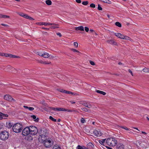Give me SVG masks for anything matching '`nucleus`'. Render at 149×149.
I'll use <instances>...</instances> for the list:
<instances>
[{
  "label": "nucleus",
  "mask_w": 149,
  "mask_h": 149,
  "mask_svg": "<svg viewBox=\"0 0 149 149\" xmlns=\"http://www.w3.org/2000/svg\"><path fill=\"white\" fill-rule=\"evenodd\" d=\"M136 145L139 147L143 149H146L148 148V143L147 141L142 140L141 141H139L136 142Z\"/></svg>",
  "instance_id": "2"
},
{
  "label": "nucleus",
  "mask_w": 149,
  "mask_h": 149,
  "mask_svg": "<svg viewBox=\"0 0 149 149\" xmlns=\"http://www.w3.org/2000/svg\"><path fill=\"white\" fill-rule=\"evenodd\" d=\"M31 117L33 119H34V121L36 122H38V121L39 119L37 118L36 119V116L35 115L31 116Z\"/></svg>",
  "instance_id": "27"
},
{
  "label": "nucleus",
  "mask_w": 149,
  "mask_h": 149,
  "mask_svg": "<svg viewBox=\"0 0 149 149\" xmlns=\"http://www.w3.org/2000/svg\"><path fill=\"white\" fill-rule=\"evenodd\" d=\"M134 129H136V130H138L139 131V130L138 129V128H137L134 127Z\"/></svg>",
  "instance_id": "64"
},
{
  "label": "nucleus",
  "mask_w": 149,
  "mask_h": 149,
  "mask_svg": "<svg viewBox=\"0 0 149 149\" xmlns=\"http://www.w3.org/2000/svg\"><path fill=\"white\" fill-rule=\"evenodd\" d=\"M42 29H45V30H49V29H48V28H46L44 27H42Z\"/></svg>",
  "instance_id": "57"
},
{
  "label": "nucleus",
  "mask_w": 149,
  "mask_h": 149,
  "mask_svg": "<svg viewBox=\"0 0 149 149\" xmlns=\"http://www.w3.org/2000/svg\"><path fill=\"white\" fill-rule=\"evenodd\" d=\"M89 62L90 63V64L92 65H95V63L94 62H93V61H90Z\"/></svg>",
  "instance_id": "46"
},
{
  "label": "nucleus",
  "mask_w": 149,
  "mask_h": 149,
  "mask_svg": "<svg viewBox=\"0 0 149 149\" xmlns=\"http://www.w3.org/2000/svg\"><path fill=\"white\" fill-rule=\"evenodd\" d=\"M120 127L125 129L127 130H129V129L125 126H120L119 127Z\"/></svg>",
  "instance_id": "37"
},
{
  "label": "nucleus",
  "mask_w": 149,
  "mask_h": 149,
  "mask_svg": "<svg viewBox=\"0 0 149 149\" xmlns=\"http://www.w3.org/2000/svg\"><path fill=\"white\" fill-rule=\"evenodd\" d=\"M141 133L142 134H143L145 135H146L147 134L146 132H143V131H142Z\"/></svg>",
  "instance_id": "59"
},
{
  "label": "nucleus",
  "mask_w": 149,
  "mask_h": 149,
  "mask_svg": "<svg viewBox=\"0 0 149 149\" xmlns=\"http://www.w3.org/2000/svg\"><path fill=\"white\" fill-rule=\"evenodd\" d=\"M52 143L50 139H46L44 141V145L46 148L51 147L52 146Z\"/></svg>",
  "instance_id": "9"
},
{
  "label": "nucleus",
  "mask_w": 149,
  "mask_h": 149,
  "mask_svg": "<svg viewBox=\"0 0 149 149\" xmlns=\"http://www.w3.org/2000/svg\"><path fill=\"white\" fill-rule=\"evenodd\" d=\"M50 109L51 110L54 111H68L69 112H72V110L67 109L61 108L51 107Z\"/></svg>",
  "instance_id": "8"
},
{
  "label": "nucleus",
  "mask_w": 149,
  "mask_h": 149,
  "mask_svg": "<svg viewBox=\"0 0 149 149\" xmlns=\"http://www.w3.org/2000/svg\"><path fill=\"white\" fill-rule=\"evenodd\" d=\"M56 35L57 36H59L60 37H61L62 36L61 34V33L59 32H58L56 33Z\"/></svg>",
  "instance_id": "51"
},
{
  "label": "nucleus",
  "mask_w": 149,
  "mask_h": 149,
  "mask_svg": "<svg viewBox=\"0 0 149 149\" xmlns=\"http://www.w3.org/2000/svg\"><path fill=\"white\" fill-rule=\"evenodd\" d=\"M9 136V133L6 131L2 132L0 133V139L2 140H6Z\"/></svg>",
  "instance_id": "4"
},
{
  "label": "nucleus",
  "mask_w": 149,
  "mask_h": 149,
  "mask_svg": "<svg viewBox=\"0 0 149 149\" xmlns=\"http://www.w3.org/2000/svg\"><path fill=\"white\" fill-rule=\"evenodd\" d=\"M96 91L97 93L102 94L103 95H105L106 94L105 92L100 90H97Z\"/></svg>",
  "instance_id": "28"
},
{
  "label": "nucleus",
  "mask_w": 149,
  "mask_h": 149,
  "mask_svg": "<svg viewBox=\"0 0 149 149\" xmlns=\"http://www.w3.org/2000/svg\"><path fill=\"white\" fill-rule=\"evenodd\" d=\"M65 93H66L68 94H71L72 95H74V93H72L71 92L68 91L66 90H65Z\"/></svg>",
  "instance_id": "32"
},
{
  "label": "nucleus",
  "mask_w": 149,
  "mask_h": 149,
  "mask_svg": "<svg viewBox=\"0 0 149 149\" xmlns=\"http://www.w3.org/2000/svg\"><path fill=\"white\" fill-rule=\"evenodd\" d=\"M76 149H88V148L84 146H81L80 145H78L76 147Z\"/></svg>",
  "instance_id": "21"
},
{
  "label": "nucleus",
  "mask_w": 149,
  "mask_h": 149,
  "mask_svg": "<svg viewBox=\"0 0 149 149\" xmlns=\"http://www.w3.org/2000/svg\"><path fill=\"white\" fill-rule=\"evenodd\" d=\"M24 14L23 13H20L19 14V15L21 16H22V17H23V16L24 15Z\"/></svg>",
  "instance_id": "54"
},
{
  "label": "nucleus",
  "mask_w": 149,
  "mask_h": 149,
  "mask_svg": "<svg viewBox=\"0 0 149 149\" xmlns=\"http://www.w3.org/2000/svg\"><path fill=\"white\" fill-rule=\"evenodd\" d=\"M106 139H102V140H99L98 141L100 144L103 146H104V143L106 141Z\"/></svg>",
  "instance_id": "24"
},
{
  "label": "nucleus",
  "mask_w": 149,
  "mask_h": 149,
  "mask_svg": "<svg viewBox=\"0 0 149 149\" xmlns=\"http://www.w3.org/2000/svg\"><path fill=\"white\" fill-rule=\"evenodd\" d=\"M44 61H41L40 63H42V64H44Z\"/></svg>",
  "instance_id": "62"
},
{
  "label": "nucleus",
  "mask_w": 149,
  "mask_h": 149,
  "mask_svg": "<svg viewBox=\"0 0 149 149\" xmlns=\"http://www.w3.org/2000/svg\"><path fill=\"white\" fill-rule=\"evenodd\" d=\"M90 6L91 8H95V5L93 3H92L90 5Z\"/></svg>",
  "instance_id": "40"
},
{
  "label": "nucleus",
  "mask_w": 149,
  "mask_h": 149,
  "mask_svg": "<svg viewBox=\"0 0 149 149\" xmlns=\"http://www.w3.org/2000/svg\"><path fill=\"white\" fill-rule=\"evenodd\" d=\"M37 24L39 25H44L45 26H47L48 25H53V24L50 23H46V22H39L37 23Z\"/></svg>",
  "instance_id": "18"
},
{
  "label": "nucleus",
  "mask_w": 149,
  "mask_h": 149,
  "mask_svg": "<svg viewBox=\"0 0 149 149\" xmlns=\"http://www.w3.org/2000/svg\"><path fill=\"white\" fill-rule=\"evenodd\" d=\"M46 3L49 6L52 4V2L50 0H47L45 1Z\"/></svg>",
  "instance_id": "29"
},
{
  "label": "nucleus",
  "mask_w": 149,
  "mask_h": 149,
  "mask_svg": "<svg viewBox=\"0 0 149 149\" xmlns=\"http://www.w3.org/2000/svg\"><path fill=\"white\" fill-rule=\"evenodd\" d=\"M8 57H9L11 58H19V57L18 56L14 55H12L11 54H8Z\"/></svg>",
  "instance_id": "26"
},
{
  "label": "nucleus",
  "mask_w": 149,
  "mask_h": 149,
  "mask_svg": "<svg viewBox=\"0 0 149 149\" xmlns=\"http://www.w3.org/2000/svg\"><path fill=\"white\" fill-rule=\"evenodd\" d=\"M34 108L33 107H29L28 109L31 111H32L34 109Z\"/></svg>",
  "instance_id": "49"
},
{
  "label": "nucleus",
  "mask_w": 149,
  "mask_h": 149,
  "mask_svg": "<svg viewBox=\"0 0 149 149\" xmlns=\"http://www.w3.org/2000/svg\"><path fill=\"white\" fill-rule=\"evenodd\" d=\"M115 24L116 26H117L119 27H120L122 26V25H121V23L118 22H116L115 23Z\"/></svg>",
  "instance_id": "30"
},
{
  "label": "nucleus",
  "mask_w": 149,
  "mask_h": 149,
  "mask_svg": "<svg viewBox=\"0 0 149 149\" xmlns=\"http://www.w3.org/2000/svg\"><path fill=\"white\" fill-rule=\"evenodd\" d=\"M74 45L75 47L77 48L78 47V43L77 42H75L74 43Z\"/></svg>",
  "instance_id": "44"
},
{
  "label": "nucleus",
  "mask_w": 149,
  "mask_h": 149,
  "mask_svg": "<svg viewBox=\"0 0 149 149\" xmlns=\"http://www.w3.org/2000/svg\"><path fill=\"white\" fill-rule=\"evenodd\" d=\"M106 147L108 149H113L112 148H110L109 147Z\"/></svg>",
  "instance_id": "61"
},
{
  "label": "nucleus",
  "mask_w": 149,
  "mask_h": 149,
  "mask_svg": "<svg viewBox=\"0 0 149 149\" xmlns=\"http://www.w3.org/2000/svg\"><path fill=\"white\" fill-rule=\"evenodd\" d=\"M117 143V141L114 138H108L106 140L107 144L110 146H115Z\"/></svg>",
  "instance_id": "3"
},
{
  "label": "nucleus",
  "mask_w": 149,
  "mask_h": 149,
  "mask_svg": "<svg viewBox=\"0 0 149 149\" xmlns=\"http://www.w3.org/2000/svg\"><path fill=\"white\" fill-rule=\"evenodd\" d=\"M86 148L88 149H94V146L91 142L89 143L86 145Z\"/></svg>",
  "instance_id": "14"
},
{
  "label": "nucleus",
  "mask_w": 149,
  "mask_h": 149,
  "mask_svg": "<svg viewBox=\"0 0 149 149\" xmlns=\"http://www.w3.org/2000/svg\"><path fill=\"white\" fill-rule=\"evenodd\" d=\"M4 99L6 100L12 102H14L16 101L15 100L9 95H5L4 96Z\"/></svg>",
  "instance_id": "10"
},
{
  "label": "nucleus",
  "mask_w": 149,
  "mask_h": 149,
  "mask_svg": "<svg viewBox=\"0 0 149 149\" xmlns=\"http://www.w3.org/2000/svg\"><path fill=\"white\" fill-rule=\"evenodd\" d=\"M42 56L45 58H48L49 56V55L48 53L45 52L43 53Z\"/></svg>",
  "instance_id": "23"
},
{
  "label": "nucleus",
  "mask_w": 149,
  "mask_h": 149,
  "mask_svg": "<svg viewBox=\"0 0 149 149\" xmlns=\"http://www.w3.org/2000/svg\"><path fill=\"white\" fill-rule=\"evenodd\" d=\"M53 24L54 25L52 27V28L55 29L58 28V27L57 26V25L54 24Z\"/></svg>",
  "instance_id": "43"
},
{
  "label": "nucleus",
  "mask_w": 149,
  "mask_h": 149,
  "mask_svg": "<svg viewBox=\"0 0 149 149\" xmlns=\"http://www.w3.org/2000/svg\"><path fill=\"white\" fill-rule=\"evenodd\" d=\"M23 107L24 108L28 109L29 107L26 106H24Z\"/></svg>",
  "instance_id": "55"
},
{
  "label": "nucleus",
  "mask_w": 149,
  "mask_h": 149,
  "mask_svg": "<svg viewBox=\"0 0 149 149\" xmlns=\"http://www.w3.org/2000/svg\"><path fill=\"white\" fill-rule=\"evenodd\" d=\"M118 64L119 65H122V63H120V62H119L118 63Z\"/></svg>",
  "instance_id": "63"
},
{
  "label": "nucleus",
  "mask_w": 149,
  "mask_h": 149,
  "mask_svg": "<svg viewBox=\"0 0 149 149\" xmlns=\"http://www.w3.org/2000/svg\"><path fill=\"white\" fill-rule=\"evenodd\" d=\"M114 35L119 38L121 39L131 40L132 39L127 36H125L120 33H114Z\"/></svg>",
  "instance_id": "6"
},
{
  "label": "nucleus",
  "mask_w": 149,
  "mask_h": 149,
  "mask_svg": "<svg viewBox=\"0 0 149 149\" xmlns=\"http://www.w3.org/2000/svg\"><path fill=\"white\" fill-rule=\"evenodd\" d=\"M13 124L10 122H7L6 127L8 129L11 128L13 126Z\"/></svg>",
  "instance_id": "22"
},
{
  "label": "nucleus",
  "mask_w": 149,
  "mask_h": 149,
  "mask_svg": "<svg viewBox=\"0 0 149 149\" xmlns=\"http://www.w3.org/2000/svg\"><path fill=\"white\" fill-rule=\"evenodd\" d=\"M30 126L29 127H26L23 130L22 134L24 136H27L30 134Z\"/></svg>",
  "instance_id": "11"
},
{
  "label": "nucleus",
  "mask_w": 149,
  "mask_h": 149,
  "mask_svg": "<svg viewBox=\"0 0 149 149\" xmlns=\"http://www.w3.org/2000/svg\"><path fill=\"white\" fill-rule=\"evenodd\" d=\"M128 71L133 76V75L132 71L130 69H129Z\"/></svg>",
  "instance_id": "52"
},
{
  "label": "nucleus",
  "mask_w": 149,
  "mask_h": 149,
  "mask_svg": "<svg viewBox=\"0 0 149 149\" xmlns=\"http://www.w3.org/2000/svg\"><path fill=\"white\" fill-rule=\"evenodd\" d=\"M88 2L87 1H84L82 2V4L83 5L86 6L88 4Z\"/></svg>",
  "instance_id": "38"
},
{
  "label": "nucleus",
  "mask_w": 149,
  "mask_h": 149,
  "mask_svg": "<svg viewBox=\"0 0 149 149\" xmlns=\"http://www.w3.org/2000/svg\"><path fill=\"white\" fill-rule=\"evenodd\" d=\"M49 118L50 120L54 122H56V119L53 118L51 116H49Z\"/></svg>",
  "instance_id": "35"
},
{
  "label": "nucleus",
  "mask_w": 149,
  "mask_h": 149,
  "mask_svg": "<svg viewBox=\"0 0 149 149\" xmlns=\"http://www.w3.org/2000/svg\"><path fill=\"white\" fill-rule=\"evenodd\" d=\"M37 54L39 55V56H42V54L43 53H42L41 52H37Z\"/></svg>",
  "instance_id": "45"
},
{
  "label": "nucleus",
  "mask_w": 149,
  "mask_h": 149,
  "mask_svg": "<svg viewBox=\"0 0 149 149\" xmlns=\"http://www.w3.org/2000/svg\"><path fill=\"white\" fill-rule=\"evenodd\" d=\"M49 63H48L46 61H45L44 62V64H49Z\"/></svg>",
  "instance_id": "58"
},
{
  "label": "nucleus",
  "mask_w": 149,
  "mask_h": 149,
  "mask_svg": "<svg viewBox=\"0 0 149 149\" xmlns=\"http://www.w3.org/2000/svg\"><path fill=\"white\" fill-rule=\"evenodd\" d=\"M8 116V115L7 114H5L0 112V120H2L3 118H5V117H7Z\"/></svg>",
  "instance_id": "17"
},
{
  "label": "nucleus",
  "mask_w": 149,
  "mask_h": 149,
  "mask_svg": "<svg viewBox=\"0 0 149 149\" xmlns=\"http://www.w3.org/2000/svg\"><path fill=\"white\" fill-rule=\"evenodd\" d=\"M90 31L91 32H92L94 31V30L92 29H91L90 30Z\"/></svg>",
  "instance_id": "60"
},
{
  "label": "nucleus",
  "mask_w": 149,
  "mask_h": 149,
  "mask_svg": "<svg viewBox=\"0 0 149 149\" xmlns=\"http://www.w3.org/2000/svg\"><path fill=\"white\" fill-rule=\"evenodd\" d=\"M143 71L145 72H149V68H145L143 69Z\"/></svg>",
  "instance_id": "31"
},
{
  "label": "nucleus",
  "mask_w": 149,
  "mask_h": 149,
  "mask_svg": "<svg viewBox=\"0 0 149 149\" xmlns=\"http://www.w3.org/2000/svg\"><path fill=\"white\" fill-rule=\"evenodd\" d=\"M10 17L8 16L0 14V18H9Z\"/></svg>",
  "instance_id": "25"
},
{
  "label": "nucleus",
  "mask_w": 149,
  "mask_h": 149,
  "mask_svg": "<svg viewBox=\"0 0 149 149\" xmlns=\"http://www.w3.org/2000/svg\"><path fill=\"white\" fill-rule=\"evenodd\" d=\"M80 104L88 108H91L92 107V106L90 104L86 102H81Z\"/></svg>",
  "instance_id": "13"
},
{
  "label": "nucleus",
  "mask_w": 149,
  "mask_h": 149,
  "mask_svg": "<svg viewBox=\"0 0 149 149\" xmlns=\"http://www.w3.org/2000/svg\"><path fill=\"white\" fill-rule=\"evenodd\" d=\"M75 29L76 31L80 30L81 31H84V28L82 26H79L75 28Z\"/></svg>",
  "instance_id": "19"
},
{
  "label": "nucleus",
  "mask_w": 149,
  "mask_h": 149,
  "mask_svg": "<svg viewBox=\"0 0 149 149\" xmlns=\"http://www.w3.org/2000/svg\"><path fill=\"white\" fill-rule=\"evenodd\" d=\"M97 8L98 10H102V8L101 7L100 5L99 4L98 5Z\"/></svg>",
  "instance_id": "42"
},
{
  "label": "nucleus",
  "mask_w": 149,
  "mask_h": 149,
  "mask_svg": "<svg viewBox=\"0 0 149 149\" xmlns=\"http://www.w3.org/2000/svg\"><path fill=\"white\" fill-rule=\"evenodd\" d=\"M38 132L42 138L46 137L48 134L47 130L44 128L40 129L38 131Z\"/></svg>",
  "instance_id": "5"
},
{
  "label": "nucleus",
  "mask_w": 149,
  "mask_h": 149,
  "mask_svg": "<svg viewBox=\"0 0 149 149\" xmlns=\"http://www.w3.org/2000/svg\"><path fill=\"white\" fill-rule=\"evenodd\" d=\"M8 54H5L4 53H2L0 52V56H5L6 57H8Z\"/></svg>",
  "instance_id": "36"
},
{
  "label": "nucleus",
  "mask_w": 149,
  "mask_h": 149,
  "mask_svg": "<svg viewBox=\"0 0 149 149\" xmlns=\"http://www.w3.org/2000/svg\"><path fill=\"white\" fill-rule=\"evenodd\" d=\"M53 149H61L60 147L58 146L54 145L53 148Z\"/></svg>",
  "instance_id": "34"
},
{
  "label": "nucleus",
  "mask_w": 149,
  "mask_h": 149,
  "mask_svg": "<svg viewBox=\"0 0 149 149\" xmlns=\"http://www.w3.org/2000/svg\"><path fill=\"white\" fill-rule=\"evenodd\" d=\"M30 134L33 135H36L38 133V130L37 128L34 126H30Z\"/></svg>",
  "instance_id": "7"
},
{
  "label": "nucleus",
  "mask_w": 149,
  "mask_h": 149,
  "mask_svg": "<svg viewBox=\"0 0 149 149\" xmlns=\"http://www.w3.org/2000/svg\"><path fill=\"white\" fill-rule=\"evenodd\" d=\"M124 146L121 143H118L116 146L117 149H124Z\"/></svg>",
  "instance_id": "16"
},
{
  "label": "nucleus",
  "mask_w": 149,
  "mask_h": 149,
  "mask_svg": "<svg viewBox=\"0 0 149 149\" xmlns=\"http://www.w3.org/2000/svg\"><path fill=\"white\" fill-rule=\"evenodd\" d=\"M85 30L86 32H88L89 31V29L87 27H85Z\"/></svg>",
  "instance_id": "47"
},
{
  "label": "nucleus",
  "mask_w": 149,
  "mask_h": 149,
  "mask_svg": "<svg viewBox=\"0 0 149 149\" xmlns=\"http://www.w3.org/2000/svg\"><path fill=\"white\" fill-rule=\"evenodd\" d=\"M58 91L60 92L65 93V90L62 89H59L58 90Z\"/></svg>",
  "instance_id": "48"
},
{
  "label": "nucleus",
  "mask_w": 149,
  "mask_h": 149,
  "mask_svg": "<svg viewBox=\"0 0 149 149\" xmlns=\"http://www.w3.org/2000/svg\"><path fill=\"white\" fill-rule=\"evenodd\" d=\"M23 17L25 18L30 20H34V19L33 18L29 16L28 15L26 14H24V15L23 16Z\"/></svg>",
  "instance_id": "20"
},
{
  "label": "nucleus",
  "mask_w": 149,
  "mask_h": 149,
  "mask_svg": "<svg viewBox=\"0 0 149 149\" xmlns=\"http://www.w3.org/2000/svg\"><path fill=\"white\" fill-rule=\"evenodd\" d=\"M22 125L20 123H17L15 124L13 126V131L16 133L20 132L22 129Z\"/></svg>",
  "instance_id": "1"
},
{
  "label": "nucleus",
  "mask_w": 149,
  "mask_h": 149,
  "mask_svg": "<svg viewBox=\"0 0 149 149\" xmlns=\"http://www.w3.org/2000/svg\"><path fill=\"white\" fill-rule=\"evenodd\" d=\"M70 102L72 104H74L75 103V102L74 101H70Z\"/></svg>",
  "instance_id": "56"
},
{
  "label": "nucleus",
  "mask_w": 149,
  "mask_h": 149,
  "mask_svg": "<svg viewBox=\"0 0 149 149\" xmlns=\"http://www.w3.org/2000/svg\"><path fill=\"white\" fill-rule=\"evenodd\" d=\"M86 122L85 120L83 118H82L81 119V122L82 123H84Z\"/></svg>",
  "instance_id": "41"
},
{
  "label": "nucleus",
  "mask_w": 149,
  "mask_h": 149,
  "mask_svg": "<svg viewBox=\"0 0 149 149\" xmlns=\"http://www.w3.org/2000/svg\"><path fill=\"white\" fill-rule=\"evenodd\" d=\"M81 109L82 110L84 111L85 112H89V110L88 109L86 108H81Z\"/></svg>",
  "instance_id": "33"
},
{
  "label": "nucleus",
  "mask_w": 149,
  "mask_h": 149,
  "mask_svg": "<svg viewBox=\"0 0 149 149\" xmlns=\"http://www.w3.org/2000/svg\"><path fill=\"white\" fill-rule=\"evenodd\" d=\"M1 25L3 26H6V27H8L9 26L7 25V24H1Z\"/></svg>",
  "instance_id": "50"
},
{
  "label": "nucleus",
  "mask_w": 149,
  "mask_h": 149,
  "mask_svg": "<svg viewBox=\"0 0 149 149\" xmlns=\"http://www.w3.org/2000/svg\"><path fill=\"white\" fill-rule=\"evenodd\" d=\"M94 134L97 137H100L101 136L102 133L99 129H96L93 132Z\"/></svg>",
  "instance_id": "12"
},
{
  "label": "nucleus",
  "mask_w": 149,
  "mask_h": 149,
  "mask_svg": "<svg viewBox=\"0 0 149 149\" xmlns=\"http://www.w3.org/2000/svg\"><path fill=\"white\" fill-rule=\"evenodd\" d=\"M107 42L108 43L113 45H116L117 44L116 42L113 40H108L107 41Z\"/></svg>",
  "instance_id": "15"
},
{
  "label": "nucleus",
  "mask_w": 149,
  "mask_h": 149,
  "mask_svg": "<svg viewBox=\"0 0 149 149\" xmlns=\"http://www.w3.org/2000/svg\"><path fill=\"white\" fill-rule=\"evenodd\" d=\"M71 50L72 51H73V52H78V53H80V52H79V51H78L77 50L75 49H71Z\"/></svg>",
  "instance_id": "39"
},
{
  "label": "nucleus",
  "mask_w": 149,
  "mask_h": 149,
  "mask_svg": "<svg viewBox=\"0 0 149 149\" xmlns=\"http://www.w3.org/2000/svg\"><path fill=\"white\" fill-rule=\"evenodd\" d=\"M76 1L77 3H81V0H76Z\"/></svg>",
  "instance_id": "53"
}]
</instances>
